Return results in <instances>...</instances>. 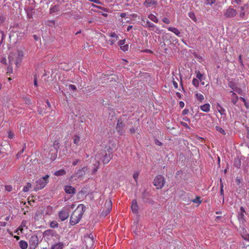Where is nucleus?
Listing matches in <instances>:
<instances>
[{
    "instance_id": "nucleus-29",
    "label": "nucleus",
    "mask_w": 249,
    "mask_h": 249,
    "mask_svg": "<svg viewBox=\"0 0 249 249\" xmlns=\"http://www.w3.org/2000/svg\"><path fill=\"white\" fill-rule=\"evenodd\" d=\"M148 18L152 21L155 23H158L159 21V20L157 17L152 14L148 15Z\"/></svg>"
},
{
    "instance_id": "nucleus-48",
    "label": "nucleus",
    "mask_w": 249,
    "mask_h": 249,
    "mask_svg": "<svg viewBox=\"0 0 249 249\" xmlns=\"http://www.w3.org/2000/svg\"><path fill=\"white\" fill-rule=\"evenodd\" d=\"M80 161V160H78V159L75 160L72 162V165L73 166H75Z\"/></svg>"
},
{
    "instance_id": "nucleus-53",
    "label": "nucleus",
    "mask_w": 249,
    "mask_h": 249,
    "mask_svg": "<svg viewBox=\"0 0 249 249\" xmlns=\"http://www.w3.org/2000/svg\"><path fill=\"white\" fill-rule=\"evenodd\" d=\"M89 1L95 2L97 4H101V2L99 0H89Z\"/></svg>"
},
{
    "instance_id": "nucleus-30",
    "label": "nucleus",
    "mask_w": 249,
    "mask_h": 249,
    "mask_svg": "<svg viewBox=\"0 0 249 249\" xmlns=\"http://www.w3.org/2000/svg\"><path fill=\"white\" fill-rule=\"evenodd\" d=\"M80 142V138L77 135H75L73 137V142L76 145H79Z\"/></svg>"
},
{
    "instance_id": "nucleus-12",
    "label": "nucleus",
    "mask_w": 249,
    "mask_h": 249,
    "mask_svg": "<svg viewBox=\"0 0 249 249\" xmlns=\"http://www.w3.org/2000/svg\"><path fill=\"white\" fill-rule=\"evenodd\" d=\"M29 244L31 248L35 249L38 244V239L37 236H32L30 238Z\"/></svg>"
},
{
    "instance_id": "nucleus-18",
    "label": "nucleus",
    "mask_w": 249,
    "mask_h": 249,
    "mask_svg": "<svg viewBox=\"0 0 249 249\" xmlns=\"http://www.w3.org/2000/svg\"><path fill=\"white\" fill-rule=\"evenodd\" d=\"M100 167V161L98 160H95V163H93L92 167V173L94 174L96 173L98 169Z\"/></svg>"
},
{
    "instance_id": "nucleus-38",
    "label": "nucleus",
    "mask_w": 249,
    "mask_h": 249,
    "mask_svg": "<svg viewBox=\"0 0 249 249\" xmlns=\"http://www.w3.org/2000/svg\"><path fill=\"white\" fill-rule=\"evenodd\" d=\"M59 10V7L57 5H54L50 9L51 13H55Z\"/></svg>"
},
{
    "instance_id": "nucleus-17",
    "label": "nucleus",
    "mask_w": 249,
    "mask_h": 249,
    "mask_svg": "<svg viewBox=\"0 0 249 249\" xmlns=\"http://www.w3.org/2000/svg\"><path fill=\"white\" fill-rule=\"evenodd\" d=\"M55 232L52 230H47L44 232V237H46L47 239H50L53 236Z\"/></svg>"
},
{
    "instance_id": "nucleus-10",
    "label": "nucleus",
    "mask_w": 249,
    "mask_h": 249,
    "mask_svg": "<svg viewBox=\"0 0 249 249\" xmlns=\"http://www.w3.org/2000/svg\"><path fill=\"white\" fill-rule=\"evenodd\" d=\"M69 216V212L65 208L58 212V217L59 219L63 221L67 219Z\"/></svg>"
},
{
    "instance_id": "nucleus-15",
    "label": "nucleus",
    "mask_w": 249,
    "mask_h": 249,
    "mask_svg": "<svg viewBox=\"0 0 249 249\" xmlns=\"http://www.w3.org/2000/svg\"><path fill=\"white\" fill-rule=\"evenodd\" d=\"M109 36L111 37V38L107 41V42L108 44L112 45L118 40L119 37L115 33H111Z\"/></svg>"
},
{
    "instance_id": "nucleus-34",
    "label": "nucleus",
    "mask_w": 249,
    "mask_h": 249,
    "mask_svg": "<svg viewBox=\"0 0 249 249\" xmlns=\"http://www.w3.org/2000/svg\"><path fill=\"white\" fill-rule=\"evenodd\" d=\"M199 81L197 78H194L192 81V84L196 88H198L199 85Z\"/></svg>"
},
{
    "instance_id": "nucleus-44",
    "label": "nucleus",
    "mask_w": 249,
    "mask_h": 249,
    "mask_svg": "<svg viewBox=\"0 0 249 249\" xmlns=\"http://www.w3.org/2000/svg\"><path fill=\"white\" fill-rule=\"evenodd\" d=\"M162 21L166 24H169L170 23V20L166 17H164L162 18Z\"/></svg>"
},
{
    "instance_id": "nucleus-28",
    "label": "nucleus",
    "mask_w": 249,
    "mask_h": 249,
    "mask_svg": "<svg viewBox=\"0 0 249 249\" xmlns=\"http://www.w3.org/2000/svg\"><path fill=\"white\" fill-rule=\"evenodd\" d=\"M196 78L198 79L200 81V82H201L203 80L205 79V77L203 74L201 73L199 71H196Z\"/></svg>"
},
{
    "instance_id": "nucleus-4",
    "label": "nucleus",
    "mask_w": 249,
    "mask_h": 249,
    "mask_svg": "<svg viewBox=\"0 0 249 249\" xmlns=\"http://www.w3.org/2000/svg\"><path fill=\"white\" fill-rule=\"evenodd\" d=\"M49 178V176L48 175H46L44 177L41 178L36 180L34 189L36 191L44 188L48 183Z\"/></svg>"
},
{
    "instance_id": "nucleus-19",
    "label": "nucleus",
    "mask_w": 249,
    "mask_h": 249,
    "mask_svg": "<svg viewBox=\"0 0 249 249\" xmlns=\"http://www.w3.org/2000/svg\"><path fill=\"white\" fill-rule=\"evenodd\" d=\"M65 191L67 194H73L75 193V189L71 186H67L65 187Z\"/></svg>"
},
{
    "instance_id": "nucleus-13",
    "label": "nucleus",
    "mask_w": 249,
    "mask_h": 249,
    "mask_svg": "<svg viewBox=\"0 0 249 249\" xmlns=\"http://www.w3.org/2000/svg\"><path fill=\"white\" fill-rule=\"evenodd\" d=\"M105 206L107 208V210L105 212L103 211V215L105 216L107 215L111 211L112 208L111 201L110 200H107L105 204Z\"/></svg>"
},
{
    "instance_id": "nucleus-47",
    "label": "nucleus",
    "mask_w": 249,
    "mask_h": 249,
    "mask_svg": "<svg viewBox=\"0 0 249 249\" xmlns=\"http://www.w3.org/2000/svg\"><path fill=\"white\" fill-rule=\"evenodd\" d=\"M11 64H9V66H8V68H7V72H10V73H12V71H13V69H12V67L11 66Z\"/></svg>"
},
{
    "instance_id": "nucleus-5",
    "label": "nucleus",
    "mask_w": 249,
    "mask_h": 249,
    "mask_svg": "<svg viewBox=\"0 0 249 249\" xmlns=\"http://www.w3.org/2000/svg\"><path fill=\"white\" fill-rule=\"evenodd\" d=\"M86 249H93L94 246L93 236L92 234L85 235L84 237Z\"/></svg>"
},
{
    "instance_id": "nucleus-33",
    "label": "nucleus",
    "mask_w": 249,
    "mask_h": 249,
    "mask_svg": "<svg viewBox=\"0 0 249 249\" xmlns=\"http://www.w3.org/2000/svg\"><path fill=\"white\" fill-rule=\"evenodd\" d=\"M32 187V184L30 183H27L26 185L24 186L22 191L24 192H27L29 191V189Z\"/></svg>"
},
{
    "instance_id": "nucleus-57",
    "label": "nucleus",
    "mask_w": 249,
    "mask_h": 249,
    "mask_svg": "<svg viewBox=\"0 0 249 249\" xmlns=\"http://www.w3.org/2000/svg\"><path fill=\"white\" fill-rule=\"evenodd\" d=\"M139 174L138 173H135L133 175L134 178L136 180L137 178H138Z\"/></svg>"
},
{
    "instance_id": "nucleus-61",
    "label": "nucleus",
    "mask_w": 249,
    "mask_h": 249,
    "mask_svg": "<svg viewBox=\"0 0 249 249\" xmlns=\"http://www.w3.org/2000/svg\"><path fill=\"white\" fill-rule=\"evenodd\" d=\"M126 13H122L120 14V17L122 18H125L126 17Z\"/></svg>"
},
{
    "instance_id": "nucleus-41",
    "label": "nucleus",
    "mask_w": 249,
    "mask_h": 249,
    "mask_svg": "<svg viewBox=\"0 0 249 249\" xmlns=\"http://www.w3.org/2000/svg\"><path fill=\"white\" fill-rule=\"evenodd\" d=\"M4 33L3 32L0 31V45L2 43V42L4 38Z\"/></svg>"
},
{
    "instance_id": "nucleus-21",
    "label": "nucleus",
    "mask_w": 249,
    "mask_h": 249,
    "mask_svg": "<svg viewBox=\"0 0 249 249\" xmlns=\"http://www.w3.org/2000/svg\"><path fill=\"white\" fill-rule=\"evenodd\" d=\"M210 105L209 103L205 104L203 105L200 106V109L205 112H208L210 110Z\"/></svg>"
},
{
    "instance_id": "nucleus-43",
    "label": "nucleus",
    "mask_w": 249,
    "mask_h": 249,
    "mask_svg": "<svg viewBox=\"0 0 249 249\" xmlns=\"http://www.w3.org/2000/svg\"><path fill=\"white\" fill-rule=\"evenodd\" d=\"M121 49L123 50V51H126L128 49V45H125L122 46L120 47Z\"/></svg>"
},
{
    "instance_id": "nucleus-60",
    "label": "nucleus",
    "mask_w": 249,
    "mask_h": 249,
    "mask_svg": "<svg viewBox=\"0 0 249 249\" xmlns=\"http://www.w3.org/2000/svg\"><path fill=\"white\" fill-rule=\"evenodd\" d=\"M182 124L183 126H185V127L187 128H190L189 126H188V125L185 123H182Z\"/></svg>"
},
{
    "instance_id": "nucleus-40",
    "label": "nucleus",
    "mask_w": 249,
    "mask_h": 249,
    "mask_svg": "<svg viewBox=\"0 0 249 249\" xmlns=\"http://www.w3.org/2000/svg\"><path fill=\"white\" fill-rule=\"evenodd\" d=\"M206 5H212L215 2V0H205Z\"/></svg>"
},
{
    "instance_id": "nucleus-36",
    "label": "nucleus",
    "mask_w": 249,
    "mask_h": 249,
    "mask_svg": "<svg viewBox=\"0 0 249 249\" xmlns=\"http://www.w3.org/2000/svg\"><path fill=\"white\" fill-rule=\"evenodd\" d=\"M50 227L52 228H57L58 224L56 221H53L50 223Z\"/></svg>"
},
{
    "instance_id": "nucleus-49",
    "label": "nucleus",
    "mask_w": 249,
    "mask_h": 249,
    "mask_svg": "<svg viewBox=\"0 0 249 249\" xmlns=\"http://www.w3.org/2000/svg\"><path fill=\"white\" fill-rule=\"evenodd\" d=\"M125 43V40H121L119 42V45L121 46H124Z\"/></svg>"
},
{
    "instance_id": "nucleus-45",
    "label": "nucleus",
    "mask_w": 249,
    "mask_h": 249,
    "mask_svg": "<svg viewBox=\"0 0 249 249\" xmlns=\"http://www.w3.org/2000/svg\"><path fill=\"white\" fill-rule=\"evenodd\" d=\"M69 89L70 90H76V87L75 85H70L69 86Z\"/></svg>"
},
{
    "instance_id": "nucleus-46",
    "label": "nucleus",
    "mask_w": 249,
    "mask_h": 249,
    "mask_svg": "<svg viewBox=\"0 0 249 249\" xmlns=\"http://www.w3.org/2000/svg\"><path fill=\"white\" fill-rule=\"evenodd\" d=\"M34 85L36 87H37L38 86L37 80V78H36V75H35L34 80Z\"/></svg>"
},
{
    "instance_id": "nucleus-37",
    "label": "nucleus",
    "mask_w": 249,
    "mask_h": 249,
    "mask_svg": "<svg viewBox=\"0 0 249 249\" xmlns=\"http://www.w3.org/2000/svg\"><path fill=\"white\" fill-rule=\"evenodd\" d=\"M191 201L194 203H198V204H200L202 202V201L200 199V197L199 196H196V198L193 199Z\"/></svg>"
},
{
    "instance_id": "nucleus-22",
    "label": "nucleus",
    "mask_w": 249,
    "mask_h": 249,
    "mask_svg": "<svg viewBox=\"0 0 249 249\" xmlns=\"http://www.w3.org/2000/svg\"><path fill=\"white\" fill-rule=\"evenodd\" d=\"M230 92L231 93V102L234 105H235L236 104V103L237 102L239 98H238V96L235 94V93H234L232 91H230Z\"/></svg>"
},
{
    "instance_id": "nucleus-39",
    "label": "nucleus",
    "mask_w": 249,
    "mask_h": 249,
    "mask_svg": "<svg viewBox=\"0 0 249 249\" xmlns=\"http://www.w3.org/2000/svg\"><path fill=\"white\" fill-rule=\"evenodd\" d=\"M215 129H216V130L217 131H218L219 132L221 133V134H222L223 135H225L226 134L224 130L222 128L220 127V126H215Z\"/></svg>"
},
{
    "instance_id": "nucleus-62",
    "label": "nucleus",
    "mask_w": 249,
    "mask_h": 249,
    "mask_svg": "<svg viewBox=\"0 0 249 249\" xmlns=\"http://www.w3.org/2000/svg\"><path fill=\"white\" fill-rule=\"evenodd\" d=\"M133 28L132 25L128 26L127 28V31L129 32Z\"/></svg>"
},
{
    "instance_id": "nucleus-25",
    "label": "nucleus",
    "mask_w": 249,
    "mask_h": 249,
    "mask_svg": "<svg viewBox=\"0 0 249 249\" xmlns=\"http://www.w3.org/2000/svg\"><path fill=\"white\" fill-rule=\"evenodd\" d=\"M217 109L221 115H226V110L218 104L217 105Z\"/></svg>"
},
{
    "instance_id": "nucleus-59",
    "label": "nucleus",
    "mask_w": 249,
    "mask_h": 249,
    "mask_svg": "<svg viewBox=\"0 0 249 249\" xmlns=\"http://www.w3.org/2000/svg\"><path fill=\"white\" fill-rule=\"evenodd\" d=\"M239 16L240 18H243L245 16V13L244 12H241L239 14Z\"/></svg>"
},
{
    "instance_id": "nucleus-58",
    "label": "nucleus",
    "mask_w": 249,
    "mask_h": 249,
    "mask_svg": "<svg viewBox=\"0 0 249 249\" xmlns=\"http://www.w3.org/2000/svg\"><path fill=\"white\" fill-rule=\"evenodd\" d=\"M188 112V110L185 109L182 111V114L185 115V114H187Z\"/></svg>"
},
{
    "instance_id": "nucleus-8",
    "label": "nucleus",
    "mask_w": 249,
    "mask_h": 249,
    "mask_svg": "<svg viewBox=\"0 0 249 249\" xmlns=\"http://www.w3.org/2000/svg\"><path fill=\"white\" fill-rule=\"evenodd\" d=\"M237 11L231 6L229 7L224 12V16L226 18H232L236 16Z\"/></svg>"
},
{
    "instance_id": "nucleus-51",
    "label": "nucleus",
    "mask_w": 249,
    "mask_h": 249,
    "mask_svg": "<svg viewBox=\"0 0 249 249\" xmlns=\"http://www.w3.org/2000/svg\"><path fill=\"white\" fill-rule=\"evenodd\" d=\"M246 212L245 209L243 207H241L240 209V213H244Z\"/></svg>"
},
{
    "instance_id": "nucleus-9",
    "label": "nucleus",
    "mask_w": 249,
    "mask_h": 249,
    "mask_svg": "<svg viewBox=\"0 0 249 249\" xmlns=\"http://www.w3.org/2000/svg\"><path fill=\"white\" fill-rule=\"evenodd\" d=\"M142 21L143 22V23L142 24V25L144 27H146L149 28H151V30L154 31L156 33L158 34L160 33V30L158 27H157L155 24L150 22L148 20H146V21L143 18H142Z\"/></svg>"
},
{
    "instance_id": "nucleus-1",
    "label": "nucleus",
    "mask_w": 249,
    "mask_h": 249,
    "mask_svg": "<svg viewBox=\"0 0 249 249\" xmlns=\"http://www.w3.org/2000/svg\"><path fill=\"white\" fill-rule=\"evenodd\" d=\"M85 211V206L82 204H79L71 216L70 220V224L73 226L77 224L81 219Z\"/></svg>"
},
{
    "instance_id": "nucleus-54",
    "label": "nucleus",
    "mask_w": 249,
    "mask_h": 249,
    "mask_svg": "<svg viewBox=\"0 0 249 249\" xmlns=\"http://www.w3.org/2000/svg\"><path fill=\"white\" fill-rule=\"evenodd\" d=\"M179 105L181 108H183L184 107V103L182 101H180Z\"/></svg>"
},
{
    "instance_id": "nucleus-27",
    "label": "nucleus",
    "mask_w": 249,
    "mask_h": 249,
    "mask_svg": "<svg viewBox=\"0 0 249 249\" xmlns=\"http://www.w3.org/2000/svg\"><path fill=\"white\" fill-rule=\"evenodd\" d=\"M238 219L240 222L243 224L245 221L244 214L243 213H239L238 214Z\"/></svg>"
},
{
    "instance_id": "nucleus-6",
    "label": "nucleus",
    "mask_w": 249,
    "mask_h": 249,
    "mask_svg": "<svg viewBox=\"0 0 249 249\" xmlns=\"http://www.w3.org/2000/svg\"><path fill=\"white\" fill-rule=\"evenodd\" d=\"M165 183V179L161 175L157 176L153 181L154 185L156 187L157 189H161Z\"/></svg>"
},
{
    "instance_id": "nucleus-55",
    "label": "nucleus",
    "mask_w": 249,
    "mask_h": 249,
    "mask_svg": "<svg viewBox=\"0 0 249 249\" xmlns=\"http://www.w3.org/2000/svg\"><path fill=\"white\" fill-rule=\"evenodd\" d=\"M14 137V134L10 132L9 133V134H8V137L10 139H12Z\"/></svg>"
},
{
    "instance_id": "nucleus-64",
    "label": "nucleus",
    "mask_w": 249,
    "mask_h": 249,
    "mask_svg": "<svg viewBox=\"0 0 249 249\" xmlns=\"http://www.w3.org/2000/svg\"><path fill=\"white\" fill-rule=\"evenodd\" d=\"M135 132V129L134 128H132L130 129V132L131 133H134Z\"/></svg>"
},
{
    "instance_id": "nucleus-32",
    "label": "nucleus",
    "mask_w": 249,
    "mask_h": 249,
    "mask_svg": "<svg viewBox=\"0 0 249 249\" xmlns=\"http://www.w3.org/2000/svg\"><path fill=\"white\" fill-rule=\"evenodd\" d=\"M195 96L196 99L200 102H202L204 99L203 95L200 93H196Z\"/></svg>"
},
{
    "instance_id": "nucleus-26",
    "label": "nucleus",
    "mask_w": 249,
    "mask_h": 249,
    "mask_svg": "<svg viewBox=\"0 0 249 249\" xmlns=\"http://www.w3.org/2000/svg\"><path fill=\"white\" fill-rule=\"evenodd\" d=\"M19 247L21 249H27L28 247L27 243L23 240H21L19 243Z\"/></svg>"
},
{
    "instance_id": "nucleus-56",
    "label": "nucleus",
    "mask_w": 249,
    "mask_h": 249,
    "mask_svg": "<svg viewBox=\"0 0 249 249\" xmlns=\"http://www.w3.org/2000/svg\"><path fill=\"white\" fill-rule=\"evenodd\" d=\"M155 143L157 145H162V143L161 142H160V141H159L158 140H156L155 141Z\"/></svg>"
},
{
    "instance_id": "nucleus-14",
    "label": "nucleus",
    "mask_w": 249,
    "mask_h": 249,
    "mask_svg": "<svg viewBox=\"0 0 249 249\" xmlns=\"http://www.w3.org/2000/svg\"><path fill=\"white\" fill-rule=\"evenodd\" d=\"M57 156V150L53 147L50 150V152L48 157L51 160H53L56 159Z\"/></svg>"
},
{
    "instance_id": "nucleus-63",
    "label": "nucleus",
    "mask_w": 249,
    "mask_h": 249,
    "mask_svg": "<svg viewBox=\"0 0 249 249\" xmlns=\"http://www.w3.org/2000/svg\"><path fill=\"white\" fill-rule=\"evenodd\" d=\"M244 105L245 106V107H246L247 108H249V103H248L247 102V101H246V102H244Z\"/></svg>"
},
{
    "instance_id": "nucleus-11",
    "label": "nucleus",
    "mask_w": 249,
    "mask_h": 249,
    "mask_svg": "<svg viewBox=\"0 0 249 249\" xmlns=\"http://www.w3.org/2000/svg\"><path fill=\"white\" fill-rule=\"evenodd\" d=\"M124 124L122 122L119 120L116 126V130L119 134L122 135L124 134Z\"/></svg>"
},
{
    "instance_id": "nucleus-42",
    "label": "nucleus",
    "mask_w": 249,
    "mask_h": 249,
    "mask_svg": "<svg viewBox=\"0 0 249 249\" xmlns=\"http://www.w3.org/2000/svg\"><path fill=\"white\" fill-rule=\"evenodd\" d=\"M12 186L11 185H5V189L8 192H11L12 191Z\"/></svg>"
},
{
    "instance_id": "nucleus-52",
    "label": "nucleus",
    "mask_w": 249,
    "mask_h": 249,
    "mask_svg": "<svg viewBox=\"0 0 249 249\" xmlns=\"http://www.w3.org/2000/svg\"><path fill=\"white\" fill-rule=\"evenodd\" d=\"M239 61L241 65H243V62L242 59V56L241 55L239 56Z\"/></svg>"
},
{
    "instance_id": "nucleus-20",
    "label": "nucleus",
    "mask_w": 249,
    "mask_h": 249,
    "mask_svg": "<svg viewBox=\"0 0 249 249\" xmlns=\"http://www.w3.org/2000/svg\"><path fill=\"white\" fill-rule=\"evenodd\" d=\"M168 30L174 33L177 36H180V32L175 27H169L167 28Z\"/></svg>"
},
{
    "instance_id": "nucleus-50",
    "label": "nucleus",
    "mask_w": 249,
    "mask_h": 249,
    "mask_svg": "<svg viewBox=\"0 0 249 249\" xmlns=\"http://www.w3.org/2000/svg\"><path fill=\"white\" fill-rule=\"evenodd\" d=\"M173 85L175 89H177L178 88V83L174 80L173 81Z\"/></svg>"
},
{
    "instance_id": "nucleus-2",
    "label": "nucleus",
    "mask_w": 249,
    "mask_h": 249,
    "mask_svg": "<svg viewBox=\"0 0 249 249\" xmlns=\"http://www.w3.org/2000/svg\"><path fill=\"white\" fill-rule=\"evenodd\" d=\"M23 56L22 51L16 50L15 52L11 53L9 55L8 59L10 64L15 63L18 67V64L20 63Z\"/></svg>"
},
{
    "instance_id": "nucleus-3",
    "label": "nucleus",
    "mask_w": 249,
    "mask_h": 249,
    "mask_svg": "<svg viewBox=\"0 0 249 249\" xmlns=\"http://www.w3.org/2000/svg\"><path fill=\"white\" fill-rule=\"evenodd\" d=\"M95 160H102L104 164L108 163L111 157L110 154H107L106 150H102L96 154L94 158Z\"/></svg>"
},
{
    "instance_id": "nucleus-23",
    "label": "nucleus",
    "mask_w": 249,
    "mask_h": 249,
    "mask_svg": "<svg viewBox=\"0 0 249 249\" xmlns=\"http://www.w3.org/2000/svg\"><path fill=\"white\" fill-rule=\"evenodd\" d=\"M157 2L154 0H145L143 4L147 7L157 4Z\"/></svg>"
},
{
    "instance_id": "nucleus-7",
    "label": "nucleus",
    "mask_w": 249,
    "mask_h": 249,
    "mask_svg": "<svg viewBox=\"0 0 249 249\" xmlns=\"http://www.w3.org/2000/svg\"><path fill=\"white\" fill-rule=\"evenodd\" d=\"M87 170L88 167L87 166L83 167L81 169L77 170L75 173L71 176V178H75V179H79L85 175Z\"/></svg>"
},
{
    "instance_id": "nucleus-16",
    "label": "nucleus",
    "mask_w": 249,
    "mask_h": 249,
    "mask_svg": "<svg viewBox=\"0 0 249 249\" xmlns=\"http://www.w3.org/2000/svg\"><path fill=\"white\" fill-rule=\"evenodd\" d=\"M131 209L133 213H136L138 212L139 207L136 199H133L132 201Z\"/></svg>"
},
{
    "instance_id": "nucleus-31",
    "label": "nucleus",
    "mask_w": 249,
    "mask_h": 249,
    "mask_svg": "<svg viewBox=\"0 0 249 249\" xmlns=\"http://www.w3.org/2000/svg\"><path fill=\"white\" fill-rule=\"evenodd\" d=\"M66 174V171L64 169H61L58 171H56L54 173V175L56 176H60L64 175Z\"/></svg>"
},
{
    "instance_id": "nucleus-35",
    "label": "nucleus",
    "mask_w": 249,
    "mask_h": 249,
    "mask_svg": "<svg viewBox=\"0 0 249 249\" xmlns=\"http://www.w3.org/2000/svg\"><path fill=\"white\" fill-rule=\"evenodd\" d=\"M234 165L237 168H240L241 166V161L239 159H235L234 161Z\"/></svg>"
},
{
    "instance_id": "nucleus-24",
    "label": "nucleus",
    "mask_w": 249,
    "mask_h": 249,
    "mask_svg": "<svg viewBox=\"0 0 249 249\" xmlns=\"http://www.w3.org/2000/svg\"><path fill=\"white\" fill-rule=\"evenodd\" d=\"M64 247V244L62 242H59L55 244L51 247V249H62Z\"/></svg>"
}]
</instances>
